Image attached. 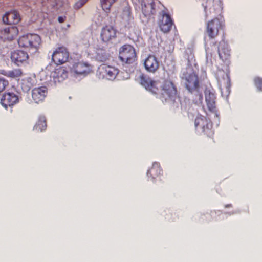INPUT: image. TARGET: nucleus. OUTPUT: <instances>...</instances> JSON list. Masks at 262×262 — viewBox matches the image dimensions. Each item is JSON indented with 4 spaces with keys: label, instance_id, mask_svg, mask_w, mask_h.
I'll return each mask as SVG.
<instances>
[{
    "label": "nucleus",
    "instance_id": "nucleus-1",
    "mask_svg": "<svg viewBox=\"0 0 262 262\" xmlns=\"http://www.w3.org/2000/svg\"><path fill=\"white\" fill-rule=\"evenodd\" d=\"M36 3L47 7H51L59 13H64V15L58 16L57 20L59 23H63L66 21V14L70 8L68 0H36Z\"/></svg>",
    "mask_w": 262,
    "mask_h": 262
},
{
    "label": "nucleus",
    "instance_id": "nucleus-2",
    "mask_svg": "<svg viewBox=\"0 0 262 262\" xmlns=\"http://www.w3.org/2000/svg\"><path fill=\"white\" fill-rule=\"evenodd\" d=\"M182 80L186 89L190 93L196 92V96L198 97V102H202L203 95L198 91L199 88V77L194 71H187L183 74Z\"/></svg>",
    "mask_w": 262,
    "mask_h": 262
},
{
    "label": "nucleus",
    "instance_id": "nucleus-3",
    "mask_svg": "<svg viewBox=\"0 0 262 262\" xmlns=\"http://www.w3.org/2000/svg\"><path fill=\"white\" fill-rule=\"evenodd\" d=\"M18 43L21 48L37 50L41 43V38L38 34L29 33L20 37Z\"/></svg>",
    "mask_w": 262,
    "mask_h": 262
},
{
    "label": "nucleus",
    "instance_id": "nucleus-4",
    "mask_svg": "<svg viewBox=\"0 0 262 262\" xmlns=\"http://www.w3.org/2000/svg\"><path fill=\"white\" fill-rule=\"evenodd\" d=\"M177 93V88L171 81L167 80L164 81L161 96L163 102L173 103Z\"/></svg>",
    "mask_w": 262,
    "mask_h": 262
},
{
    "label": "nucleus",
    "instance_id": "nucleus-5",
    "mask_svg": "<svg viewBox=\"0 0 262 262\" xmlns=\"http://www.w3.org/2000/svg\"><path fill=\"white\" fill-rule=\"evenodd\" d=\"M119 57L123 63L127 64L134 63L137 60L135 48L130 45H124L119 49Z\"/></svg>",
    "mask_w": 262,
    "mask_h": 262
},
{
    "label": "nucleus",
    "instance_id": "nucleus-6",
    "mask_svg": "<svg viewBox=\"0 0 262 262\" xmlns=\"http://www.w3.org/2000/svg\"><path fill=\"white\" fill-rule=\"evenodd\" d=\"M194 125L196 129H200L202 133L207 136L211 137L213 135L212 123L207 117L201 115L198 116L195 119Z\"/></svg>",
    "mask_w": 262,
    "mask_h": 262
},
{
    "label": "nucleus",
    "instance_id": "nucleus-7",
    "mask_svg": "<svg viewBox=\"0 0 262 262\" xmlns=\"http://www.w3.org/2000/svg\"><path fill=\"white\" fill-rule=\"evenodd\" d=\"M224 24L218 18L209 20L206 26L205 34L209 39H215L219 35V31L222 30Z\"/></svg>",
    "mask_w": 262,
    "mask_h": 262
},
{
    "label": "nucleus",
    "instance_id": "nucleus-8",
    "mask_svg": "<svg viewBox=\"0 0 262 262\" xmlns=\"http://www.w3.org/2000/svg\"><path fill=\"white\" fill-rule=\"evenodd\" d=\"M118 73V69L105 64H101L97 71V75L99 78L110 80L115 79Z\"/></svg>",
    "mask_w": 262,
    "mask_h": 262
},
{
    "label": "nucleus",
    "instance_id": "nucleus-9",
    "mask_svg": "<svg viewBox=\"0 0 262 262\" xmlns=\"http://www.w3.org/2000/svg\"><path fill=\"white\" fill-rule=\"evenodd\" d=\"M69 58V52L64 46L59 47L52 55V60L56 64H62L67 62Z\"/></svg>",
    "mask_w": 262,
    "mask_h": 262
},
{
    "label": "nucleus",
    "instance_id": "nucleus-10",
    "mask_svg": "<svg viewBox=\"0 0 262 262\" xmlns=\"http://www.w3.org/2000/svg\"><path fill=\"white\" fill-rule=\"evenodd\" d=\"M216 78L221 93L229 94L231 84L229 74L223 70H219L216 73Z\"/></svg>",
    "mask_w": 262,
    "mask_h": 262
},
{
    "label": "nucleus",
    "instance_id": "nucleus-11",
    "mask_svg": "<svg viewBox=\"0 0 262 262\" xmlns=\"http://www.w3.org/2000/svg\"><path fill=\"white\" fill-rule=\"evenodd\" d=\"M141 4L142 13L145 16L150 17L156 14L160 3L156 4L154 0H138Z\"/></svg>",
    "mask_w": 262,
    "mask_h": 262
},
{
    "label": "nucleus",
    "instance_id": "nucleus-12",
    "mask_svg": "<svg viewBox=\"0 0 262 262\" xmlns=\"http://www.w3.org/2000/svg\"><path fill=\"white\" fill-rule=\"evenodd\" d=\"M19 101L18 95L13 92L4 93L1 98V104L6 109H7L8 107H13L18 103Z\"/></svg>",
    "mask_w": 262,
    "mask_h": 262
},
{
    "label": "nucleus",
    "instance_id": "nucleus-13",
    "mask_svg": "<svg viewBox=\"0 0 262 262\" xmlns=\"http://www.w3.org/2000/svg\"><path fill=\"white\" fill-rule=\"evenodd\" d=\"M140 84L147 90L154 94H157L159 91V82L152 79L149 76L142 74L139 77Z\"/></svg>",
    "mask_w": 262,
    "mask_h": 262
},
{
    "label": "nucleus",
    "instance_id": "nucleus-14",
    "mask_svg": "<svg viewBox=\"0 0 262 262\" xmlns=\"http://www.w3.org/2000/svg\"><path fill=\"white\" fill-rule=\"evenodd\" d=\"M140 84L147 90L154 94H157L159 91V82L152 79L149 76L142 74L139 77Z\"/></svg>",
    "mask_w": 262,
    "mask_h": 262
},
{
    "label": "nucleus",
    "instance_id": "nucleus-15",
    "mask_svg": "<svg viewBox=\"0 0 262 262\" xmlns=\"http://www.w3.org/2000/svg\"><path fill=\"white\" fill-rule=\"evenodd\" d=\"M117 30L111 25H106L101 31L100 37L102 41L108 43L115 39L117 37Z\"/></svg>",
    "mask_w": 262,
    "mask_h": 262
},
{
    "label": "nucleus",
    "instance_id": "nucleus-16",
    "mask_svg": "<svg viewBox=\"0 0 262 262\" xmlns=\"http://www.w3.org/2000/svg\"><path fill=\"white\" fill-rule=\"evenodd\" d=\"M160 14L162 17L158 22L159 28L161 31L164 33H167L171 30L173 22L170 16L164 11H162Z\"/></svg>",
    "mask_w": 262,
    "mask_h": 262
},
{
    "label": "nucleus",
    "instance_id": "nucleus-17",
    "mask_svg": "<svg viewBox=\"0 0 262 262\" xmlns=\"http://www.w3.org/2000/svg\"><path fill=\"white\" fill-rule=\"evenodd\" d=\"M48 90L46 86L35 88L32 90V98L36 103L42 102L48 94Z\"/></svg>",
    "mask_w": 262,
    "mask_h": 262
},
{
    "label": "nucleus",
    "instance_id": "nucleus-18",
    "mask_svg": "<svg viewBox=\"0 0 262 262\" xmlns=\"http://www.w3.org/2000/svg\"><path fill=\"white\" fill-rule=\"evenodd\" d=\"M144 66L147 72L154 73L159 69V63L155 56L149 55L144 59Z\"/></svg>",
    "mask_w": 262,
    "mask_h": 262
},
{
    "label": "nucleus",
    "instance_id": "nucleus-19",
    "mask_svg": "<svg viewBox=\"0 0 262 262\" xmlns=\"http://www.w3.org/2000/svg\"><path fill=\"white\" fill-rule=\"evenodd\" d=\"M12 60L17 66L27 63L29 55L27 52L17 50L14 51L11 54Z\"/></svg>",
    "mask_w": 262,
    "mask_h": 262
},
{
    "label": "nucleus",
    "instance_id": "nucleus-20",
    "mask_svg": "<svg viewBox=\"0 0 262 262\" xmlns=\"http://www.w3.org/2000/svg\"><path fill=\"white\" fill-rule=\"evenodd\" d=\"M20 19V14L16 10L7 12L3 17V21L6 24H17Z\"/></svg>",
    "mask_w": 262,
    "mask_h": 262
},
{
    "label": "nucleus",
    "instance_id": "nucleus-21",
    "mask_svg": "<svg viewBox=\"0 0 262 262\" xmlns=\"http://www.w3.org/2000/svg\"><path fill=\"white\" fill-rule=\"evenodd\" d=\"M19 31L17 27L15 26H9L1 31V33L3 37L7 40H11L16 37Z\"/></svg>",
    "mask_w": 262,
    "mask_h": 262
},
{
    "label": "nucleus",
    "instance_id": "nucleus-22",
    "mask_svg": "<svg viewBox=\"0 0 262 262\" xmlns=\"http://www.w3.org/2000/svg\"><path fill=\"white\" fill-rule=\"evenodd\" d=\"M72 70L73 72L78 75L86 74L90 70V66L85 62H78L75 63L73 65Z\"/></svg>",
    "mask_w": 262,
    "mask_h": 262
},
{
    "label": "nucleus",
    "instance_id": "nucleus-23",
    "mask_svg": "<svg viewBox=\"0 0 262 262\" xmlns=\"http://www.w3.org/2000/svg\"><path fill=\"white\" fill-rule=\"evenodd\" d=\"M215 99L216 97L214 93L210 91H207L205 92V99L207 106L209 110L212 112L216 111Z\"/></svg>",
    "mask_w": 262,
    "mask_h": 262
},
{
    "label": "nucleus",
    "instance_id": "nucleus-24",
    "mask_svg": "<svg viewBox=\"0 0 262 262\" xmlns=\"http://www.w3.org/2000/svg\"><path fill=\"white\" fill-rule=\"evenodd\" d=\"M218 53L220 59L224 62L228 61L230 57V50L227 45L224 43L222 45L220 42V46L218 48Z\"/></svg>",
    "mask_w": 262,
    "mask_h": 262
},
{
    "label": "nucleus",
    "instance_id": "nucleus-25",
    "mask_svg": "<svg viewBox=\"0 0 262 262\" xmlns=\"http://www.w3.org/2000/svg\"><path fill=\"white\" fill-rule=\"evenodd\" d=\"M121 16L124 23L129 25L134 19L131 13V7L128 5L125 6L122 10Z\"/></svg>",
    "mask_w": 262,
    "mask_h": 262
},
{
    "label": "nucleus",
    "instance_id": "nucleus-26",
    "mask_svg": "<svg viewBox=\"0 0 262 262\" xmlns=\"http://www.w3.org/2000/svg\"><path fill=\"white\" fill-rule=\"evenodd\" d=\"M68 76V71L67 69L64 67H60L55 70L53 77L60 82L66 79Z\"/></svg>",
    "mask_w": 262,
    "mask_h": 262
},
{
    "label": "nucleus",
    "instance_id": "nucleus-27",
    "mask_svg": "<svg viewBox=\"0 0 262 262\" xmlns=\"http://www.w3.org/2000/svg\"><path fill=\"white\" fill-rule=\"evenodd\" d=\"M162 169L160 165V164L157 162L153 163L152 167L148 170L147 175L148 177H150L152 179L158 177L161 174Z\"/></svg>",
    "mask_w": 262,
    "mask_h": 262
},
{
    "label": "nucleus",
    "instance_id": "nucleus-28",
    "mask_svg": "<svg viewBox=\"0 0 262 262\" xmlns=\"http://www.w3.org/2000/svg\"><path fill=\"white\" fill-rule=\"evenodd\" d=\"M34 85V79L31 77H27L21 80V88L24 91H28Z\"/></svg>",
    "mask_w": 262,
    "mask_h": 262
},
{
    "label": "nucleus",
    "instance_id": "nucleus-29",
    "mask_svg": "<svg viewBox=\"0 0 262 262\" xmlns=\"http://www.w3.org/2000/svg\"><path fill=\"white\" fill-rule=\"evenodd\" d=\"M46 119L45 116H40L33 129L37 132H42L46 129Z\"/></svg>",
    "mask_w": 262,
    "mask_h": 262
},
{
    "label": "nucleus",
    "instance_id": "nucleus-30",
    "mask_svg": "<svg viewBox=\"0 0 262 262\" xmlns=\"http://www.w3.org/2000/svg\"><path fill=\"white\" fill-rule=\"evenodd\" d=\"M2 74L7 77L16 79L21 77L23 75V73L21 69H15L12 70L5 71Z\"/></svg>",
    "mask_w": 262,
    "mask_h": 262
},
{
    "label": "nucleus",
    "instance_id": "nucleus-31",
    "mask_svg": "<svg viewBox=\"0 0 262 262\" xmlns=\"http://www.w3.org/2000/svg\"><path fill=\"white\" fill-rule=\"evenodd\" d=\"M117 0H100V4L102 9L107 13H110L112 5Z\"/></svg>",
    "mask_w": 262,
    "mask_h": 262
},
{
    "label": "nucleus",
    "instance_id": "nucleus-32",
    "mask_svg": "<svg viewBox=\"0 0 262 262\" xmlns=\"http://www.w3.org/2000/svg\"><path fill=\"white\" fill-rule=\"evenodd\" d=\"M89 0H78L76 1L73 5V8L75 10H79L82 8Z\"/></svg>",
    "mask_w": 262,
    "mask_h": 262
},
{
    "label": "nucleus",
    "instance_id": "nucleus-33",
    "mask_svg": "<svg viewBox=\"0 0 262 262\" xmlns=\"http://www.w3.org/2000/svg\"><path fill=\"white\" fill-rule=\"evenodd\" d=\"M255 86L258 90L262 91V78L257 77L254 79Z\"/></svg>",
    "mask_w": 262,
    "mask_h": 262
},
{
    "label": "nucleus",
    "instance_id": "nucleus-34",
    "mask_svg": "<svg viewBox=\"0 0 262 262\" xmlns=\"http://www.w3.org/2000/svg\"><path fill=\"white\" fill-rule=\"evenodd\" d=\"M8 84L9 82L8 80L0 78V93L5 90L6 86L8 85Z\"/></svg>",
    "mask_w": 262,
    "mask_h": 262
},
{
    "label": "nucleus",
    "instance_id": "nucleus-35",
    "mask_svg": "<svg viewBox=\"0 0 262 262\" xmlns=\"http://www.w3.org/2000/svg\"><path fill=\"white\" fill-rule=\"evenodd\" d=\"M30 0H14V3L15 5L22 6L25 5Z\"/></svg>",
    "mask_w": 262,
    "mask_h": 262
},
{
    "label": "nucleus",
    "instance_id": "nucleus-36",
    "mask_svg": "<svg viewBox=\"0 0 262 262\" xmlns=\"http://www.w3.org/2000/svg\"><path fill=\"white\" fill-rule=\"evenodd\" d=\"M211 3H212V1L211 0H208L207 1V5L204 6V11L206 12V17L208 16V14H207V11H206L207 9V8L209 7V6H210Z\"/></svg>",
    "mask_w": 262,
    "mask_h": 262
},
{
    "label": "nucleus",
    "instance_id": "nucleus-37",
    "mask_svg": "<svg viewBox=\"0 0 262 262\" xmlns=\"http://www.w3.org/2000/svg\"><path fill=\"white\" fill-rule=\"evenodd\" d=\"M230 207H231V204L226 205L225 206V207H226V208Z\"/></svg>",
    "mask_w": 262,
    "mask_h": 262
}]
</instances>
